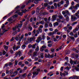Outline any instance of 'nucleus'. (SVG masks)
I'll use <instances>...</instances> for the list:
<instances>
[{
	"label": "nucleus",
	"mask_w": 79,
	"mask_h": 79,
	"mask_svg": "<svg viewBox=\"0 0 79 79\" xmlns=\"http://www.w3.org/2000/svg\"><path fill=\"white\" fill-rule=\"evenodd\" d=\"M75 69L77 71H79V69L77 67H75Z\"/></svg>",
	"instance_id": "50"
},
{
	"label": "nucleus",
	"mask_w": 79,
	"mask_h": 79,
	"mask_svg": "<svg viewBox=\"0 0 79 79\" xmlns=\"http://www.w3.org/2000/svg\"><path fill=\"white\" fill-rule=\"evenodd\" d=\"M38 31L41 33H42V29H40V28H38Z\"/></svg>",
	"instance_id": "45"
},
{
	"label": "nucleus",
	"mask_w": 79,
	"mask_h": 79,
	"mask_svg": "<svg viewBox=\"0 0 79 79\" xmlns=\"http://www.w3.org/2000/svg\"><path fill=\"white\" fill-rule=\"evenodd\" d=\"M27 10H26V9L25 10H22V13H26V11H27Z\"/></svg>",
	"instance_id": "40"
},
{
	"label": "nucleus",
	"mask_w": 79,
	"mask_h": 79,
	"mask_svg": "<svg viewBox=\"0 0 79 79\" xmlns=\"http://www.w3.org/2000/svg\"><path fill=\"white\" fill-rule=\"evenodd\" d=\"M2 31H2V33H1L0 34L1 35H3L4 34V33L5 32H7L8 31V30H5V29H2Z\"/></svg>",
	"instance_id": "11"
},
{
	"label": "nucleus",
	"mask_w": 79,
	"mask_h": 79,
	"mask_svg": "<svg viewBox=\"0 0 79 79\" xmlns=\"http://www.w3.org/2000/svg\"><path fill=\"white\" fill-rule=\"evenodd\" d=\"M59 3H60L61 5H63V3H64V2H63V1L62 0L60 2H59Z\"/></svg>",
	"instance_id": "59"
},
{
	"label": "nucleus",
	"mask_w": 79,
	"mask_h": 79,
	"mask_svg": "<svg viewBox=\"0 0 79 79\" xmlns=\"http://www.w3.org/2000/svg\"><path fill=\"white\" fill-rule=\"evenodd\" d=\"M19 11V10H17V11L16 12V13H18V14L19 15H20V16H22V15H23V13L22 12H19L18 11Z\"/></svg>",
	"instance_id": "15"
},
{
	"label": "nucleus",
	"mask_w": 79,
	"mask_h": 79,
	"mask_svg": "<svg viewBox=\"0 0 79 79\" xmlns=\"http://www.w3.org/2000/svg\"><path fill=\"white\" fill-rule=\"evenodd\" d=\"M40 50L41 52H43L44 50V49L42 47L40 49Z\"/></svg>",
	"instance_id": "57"
},
{
	"label": "nucleus",
	"mask_w": 79,
	"mask_h": 79,
	"mask_svg": "<svg viewBox=\"0 0 79 79\" xmlns=\"http://www.w3.org/2000/svg\"><path fill=\"white\" fill-rule=\"evenodd\" d=\"M70 63L73 65L75 64H76L77 63V61H73L72 60H71L70 61Z\"/></svg>",
	"instance_id": "10"
},
{
	"label": "nucleus",
	"mask_w": 79,
	"mask_h": 79,
	"mask_svg": "<svg viewBox=\"0 0 79 79\" xmlns=\"http://www.w3.org/2000/svg\"><path fill=\"white\" fill-rule=\"evenodd\" d=\"M57 21L60 23V22H61V20L59 19H57Z\"/></svg>",
	"instance_id": "64"
},
{
	"label": "nucleus",
	"mask_w": 79,
	"mask_h": 79,
	"mask_svg": "<svg viewBox=\"0 0 79 79\" xmlns=\"http://www.w3.org/2000/svg\"><path fill=\"white\" fill-rule=\"evenodd\" d=\"M37 19L38 21H40V20H41V17H40V16H38L37 17Z\"/></svg>",
	"instance_id": "44"
},
{
	"label": "nucleus",
	"mask_w": 79,
	"mask_h": 79,
	"mask_svg": "<svg viewBox=\"0 0 79 79\" xmlns=\"http://www.w3.org/2000/svg\"><path fill=\"white\" fill-rule=\"evenodd\" d=\"M39 50V46H37L35 49V51H36V52H38Z\"/></svg>",
	"instance_id": "31"
},
{
	"label": "nucleus",
	"mask_w": 79,
	"mask_h": 79,
	"mask_svg": "<svg viewBox=\"0 0 79 79\" xmlns=\"http://www.w3.org/2000/svg\"><path fill=\"white\" fill-rule=\"evenodd\" d=\"M39 3V1L38 0H35L34 1V3L37 4Z\"/></svg>",
	"instance_id": "46"
},
{
	"label": "nucleus",
	"mask_w": 79,
	"mask_h": 79,
	"mask_svg": "<svg viewBox=\"0 0 79 79\" xmlns=\"http://www.w3.org/2000/svg\"><path fill=\"white\" fill-rule=\"evenodd\" d=\"M47 23H47L45 25V28H47V27H48V24H47Z\"/></svg>",
	"instance_id": "52"
},
{
	"label": "nucleus",
	"mask_w": 79,
	"mask_h": 79,
	"mask_svg": "<svg viewBox=\"0 0 79 79\" xmlns=\"http://www.w3.org/2000/svg\"><path fill=\"white\" fill-rule=\"evenodd\" d=\"M42 39L43 40H44V39H45V37H46L45 35H43L42 36Z\"/></svg>",
	"instance_id": "56"
},
{
	"label": "nucleus",
	"mask_w": 79,
	"mask_h": 79,
	"mask_svg": "<svg viewBox=\"0 0 79 79\" xmlns=\"http://www.w3.org/2000/svg\"><path fill=\"white\" fill-rule=\"evenodd\" d=\"M70 39L71 40H72V41L73 42H74L75 41V39H74V38L73 36H71L70 37Z\"/></svg>",
	"instance_id": "23"
},
{
	"label": "nucleus",
	"mask_w": 79,
	"mask_h": 79,
	"mask_svg": "<svg viewBox=\"0 0 79 79\" xmlns=\"http://www.w3.org/2000/svg\"><path fill=\"white\" fill-rule=\"evenodd\" d=\"M33 50L31 49L30 50V51H29V52H28V55H29V53H33Z\"/></svg>",
	"instance_id": "34"
},
{
	"label": "nucleus",
	"mask_w": 79,
	"mask_h": 79,
	"mask_svg": "<svg viewBox=\"0 0 79 79\" xmlns=\"http://www.w3.org/2000/svg\"><path fill=\"white\" fill-rule=\"evenodd\" d=\"M6 51H5V50H3L2 52V55H5L6 54Z\"/></svg>",
	"instance_id": "48"
},
{
	"label": "nucleus",
	"mask_w": 79,
	"mask_h": 79,
	"mask_svg": "<svg viewBox=\"0 0 79 79\" xmlns=\"http://www.w3.org/2000/svg\"><path fill=\"white\" fill-rule=\"evenodd\" d=\"M45 22H44V21L42 20L41 21H39V23L40 24H41L42 25H44Z\"/></svg>",
	"instance_id": "22"
},
{
	"label": "nucleus",
	"mask_w": 79,
	"mask_h": 79,
	"mask_svg": "<svg viewBox=\"0 0 79 79\" xmlns=\"http://www.w3.org/2000/svg\"><path fill=\"white\" fill-rule=\"evenodd\" d=\"M39 74V73L38 72H34L33 73V74L34 76H37V75H38Z\"/></svg>",
	"instance_id": "19"
},
{
	"label": "nucleus",
	"mask_w": 79,
	"mask_h": 79,
	"mask_svg": "<svg viewBox=\"0 0 79 79\" xmlns=\"http://www.w3.org/2000/svg\"><path fill=\"white\" fill-rule=\"evenodd\" d=\"M7 21L10 22V23H13L14 21H15V20H14L12 18L10 17L7 19Z\"/></svg>",
	"instance_id": "6"
},
{
	"label": "nucleus",
	"mask_w": 79,
	"mask_h": 79,
	"mask_svg": "<svg viewBox=\"0 0 79 79\" xmlns=\"http://www.w3.org/2000/svg\"><path fill=\"white\" fill-rule=\"evenodd\" d=\"M48 35L49 36H50L51 35H53V33H52V32H50L48 34Z\"/></svg>",
	"instance_id": "43"
},
{
	"label": "nucleus",
	"mask_w": 79,
	"mask_h": 79,
	"mask_svg": "<svg viewBox=\"0 0 79 79\" xmlns=\"http://www.w3.org/2000/svg\"><path fill=\"white\" fill-rule=\"evenodd\" d=\"M64 17L66 18V20L67 21H69V17L67 16V15H64Z\"/></svg>",
	"instance_id": "13"
},
{
	"label": "nucleus",
	"mask_w": 79,
	"mask_h": 79,
	"mask_svg": "<svg viewBox=\"0 0 79 79\" xmlns=\"http://www.w3.org/2000/svg\"><path fill=\"white\" fill-rule=\"evenodd\" d=\"M65 13L66 14H68L69 15H70V13H69V11L68 10H65Z\"/></svg>",
	"instance_id": "33"
},
{
	"label": "nucleus",
	"mask_w": 79,
	"mask_h": 79,
	"mask_svg": "<svg viewBox=\"0 0 79 79\" xmlns=\"http://www.w3.org/2000/svg\"><path fill=\"white\" fill-rule=\"evenodd\" d=\"M67 29H68V27H67V26H66V27H65L64 28V29L65 31H66V30H67Z\"/></svg>",
	"instance_id": "63"
},
{
	"label": "nucleus",
	"mask_w": 79,
	"mask_h": 79,
	"mask_svg": "<svg viewBox=\"0 0 79 79\" xmlns=\"http://www.w3.org/2000/svg\"><path fill=\"white\" fill-rule=\"evenodd\" d=\"M50 63L48 62L46 64V66H50Z\"/></svg>",
	"instance_id": "54"
},
{
	"label": "nucleus",
	"mask_w": 79,
	"mask_h": 79,
	"mask_svg": "<svg viewBox=\"0 0 79 79\" xmlns=\"http://www.w3.org/2000/svg\"><path fill=\"white\" fill-rule=\"evenodd\" d=\"M31 47L32 48H34V49H35V48H36V47H35V46L34 45V44H33L32 45Z\"/></svg>",
	"instance_id": "47"
},
{
	"label": "nucleus",
	"mask_w": 79,
	"mask_h": 79,
	"mask_svg": "<svg viewBox=\"0 0 79 79\" xmlns=\"http://www.w3.org/2000/svg\"><path fill=\"white\" fill-rule=\"evenodd\" d=\"M35 39V36H34L33 37L30 38L29 39H28L29 42H32L33 41V40Z\"/></svg>",
	"instance_id": "14"
},
{
	"label": "nucleus",
	"mask_w": 79,
	"mask_h": 79,
	"mask_svg": "<svg viewBox=\"0 0 79 79\" xmlns=\"http://www.w3.org/2000/svg\"><path fill=\"white\" fill-rule=\"evenodd\" d=\"M38 40L40 41H40H41L42 40V38L41 37H39L37 38Z\"/></svg>",
	"instance_id": "36"
},
{
	"label": "nucleus",
	"mask_w": 79,
	"mask_h": 79,
	"mask_svg": "<svg viewBox=\"0 0 79 79\" xmlns=\"http://www.w3.org/2000/svg\"><path fill=\"white\" fill-rule=\"evenodd\" d=\"M26 47V46L25 44L23 45L22 46V48H25V47Z\"/></svg>",
	"instance_id": "55"
},
{
	"label": "nucleus",
	"mask_w": 79,
	"mask_h": 79,
	"mask_svg": "<svg viewBox=\"0 0 79 79\" xmlns=\"http://www.w3.org/2000/svg\"><path fill=\"white\" fill-rule=\"evenodd\" d=\"M40 8L38 7L36 8V13H38L39 12V11H40Z\"/></svg>",
	"instance_id": "21"
},
{
	"label": "nucleus",
	"mask_w": 79,
	"mask_h": 79,
	"mask_svg": "<svg viewBox=\"0 0 79 79\" xmlns=\"http://www.w3.org/2000/svg\"><path fill=\"white\" fill-rule=\"evenodd\" d=\"M21 33L19 34L16 36L15 38V39L17 41H19V42H17V45H21V41L22 39H24V35L23 34L21 36Z\"/></svg>",
	"instance_id": "1"
},
{
	"label": "nucleus",
	"mask_w": 79,
	"mask_h": 79,
	"mask_svg": "<svg viewBox=\"0 0 79 79\" xmlns=\"http://www.w3.org/2000/svg\"><path fill=\"white\" fill-rule=\"evenodd\" d=\"M56 17H57V15H53L52 16V21H54L55 20H56Z\"/></svg>",
	"instance_id": "7"
},
{
	"label": "nucleus",
	"mask_w": 79,
	"mask_h": 79,
	"mask_svg": "<svg viewBox=\"0 0 79 79\" xmlns=\"http://www.w3.org/2000/svg\"><path fill=\"white\" fill-rule=\"evenodd\" d=\"M34 1V0H29L28 1L26 2V4L27 5L30 3H31V2H33Z\"/></svg>",
	"instance_id": "12"
},
{
	"label": "nucleus",
	"mask_w": 79,
	"mask_h": 79,
	"mask_svg": "<svg viewBox=\"0 0 79 79\" xmlns=\"http://www.w3.org/2000/svg\"><path fill=\"white\" fill-rule=\"evenodd\" d=\"M79 6V4H77L75 6H71V7L69 8V10H73V9H75V10H77L78 7Z\"/></svg>",
	"instance_id": "4"
},
{
	"label": "nucleus",
	"mask_w": 79,
	"mask_h": 79,
	"mask_svg": "<svg viewBox=\"0 0 79 79\" xmlns=\"http://www.w3.org/2000/svg\"><path fill=\"white\" fill-rule=\"evenodd\" d=\"M26 21V19H23L22 20V21H20V23H21L23 24V22H24V21Z\"/></svg>",
	"instance_id": "51"
},
{
	"label": "nucleus",
	"mask_w": 79,
	"mask_h": 79,
	"mask_svg": "<svg viewBox=\"0 0 79 79\" xmlns=\"http://www.w3.org/2000/svg\"><path fill=\"white\" fill-rule=\"evenodd\" d=\"M8 66V64L6 63L5 64L4 66L3 67V68H5V67H7Z\"/></svg>",
	"instance_id": "42"
},
{
	"label": "nucleus",
	"mask_w": 79,
	"mask_h": 79,
	"mask_svg": "<svg viewBox=\"0 0 79 79\" xmlns=\"http://www.w3.org/2000/svg\"><path fill=\"white\" fill-rule=\"evenodd\" d=\"M41 58H44V53H41L40 54Z\"/></svg>",
	"instance_id": "38"
},
{
	"label": "nucleus",
	"mask_w": 79,
	"mask_h": 79,
	"mask_svg": "<svg viewBox=\"0 0 79 79\" xmlns=\"http://www.w3.org/2000/svg\"><path fill=\"white\" fill-rule=\"evenodd\" d=\"M75 42L76 44H77V43H79V38H78L75 41Z\"/></svg>",
	"instance_id": "39"
},
{
	"label": "nucleus",
	"mask_w": 79,
	"mask_h": 79,
	"mask_svg": "<svg viewBox=\"0 0 79 79\" xmlns=\"http://www.w3.org/2000/svg\"><path fill=\"white\" fill-rule=\"evenodd\" d=\"M51 52H54L55 51V49L52 48L51 49Z\"/></svg>",
	"instance_id": "58"
},
{
	"label": "nucleus",
	"mask_w": 79,
	"mask_h": 79,
	"mask_svg": "<svg viewBox=\"0 0 79 79\" xmlns=\"http://www.w3.org/2000/svg\"><path fill=\"white\" fill-rule=\"evenodd\" d=\"M58 17L60 19H64L63 17V16L61 15H59L58 16Z\"/></svg>",
	"instance_id": "26"
},
{
	"label": "nucleus",
	"mask_w": 79,
	"mask_h": 79,
	"mask_svg": "<svg viewBox=\"0 0 79 79\" xmlns=\"http://www.w3.org/2000/svg\"><path fill=\"white\" fill-rule=\"evenodd\" d=\"M44 21L45 22H46L47 23H49V22L47 21V18H45L44 19Z\"/></svg>",
	"instance_id": "28"
},
{
	"label": "nucleus",
	"mask_w": 79,
	"mask_h": 79,
	"mask_svg": "<svg viewBox=\"0 0 79 79\" xmlns=\"http://www.w3.org/2000/svg\"><path fill=\"white\" fill-rule=\"evenodd\" d=\"M23 52L21 50L18 52H17L15 53V57H18V56H19V57H20L22 55Z\"/></svg>",
	"instance_id": "3"
},
{
	"label": "nucleus",
	"mask_w": 79,
	"mask_h": 79,
	"mask_svg": "<svg viewBox=\"0 0 79 79\" xmlns=\"http://www.w3.org/2000/svg\"><path fill=\"white\" fill-rule=\"evenodd\" d=\"M16 28H18L17 27V26H16L15 27L13 28L12 30H13V31H16Z\"/></svg>",
	"instance_id": "49"
},
{
	"label": "nucleus",
	"mask_w": 79,
	"mask_h": 79,
	"mask_svg": "<svg viewBox=\"0 0 79 79\" xmlns=\"http://www.w3.org/2000/svg\"><path fill=\"white\" fill-rule=\"evenodd\" d=\"M27 76V75H26V73H25L23 75H21L19 76V77L20 78H24V77H25Z\"/></svg>",
	"instance_id": "8"
},
{
	"label": "nucleus",
	"mask_w": 79,
	"mask_h": 79,
	"mask_svg": "<svg viewBox=\"0 0 79 79\" xmlns=\"http://www.w3.org/2000/svg\"><path fill=\"white\" fill-rule=\"evenodd\" d=\"M77 23V22H73L72 24V26H74L75 24H76Z\"/></svg>",
	"instance_id": "30"
},
{
	"label": "nucleus",
	"mask_w": 79,
	"mask_h": 79,
	"mask_svg": "<svg viewBox=\"0 0 79 79\" xmlns=\"http://www.w3.org/2000/svg\"><path fill=\"white\" fill-rule=\"evenodd\" d=\"M51 6H50L48 5V7L47 8V9H48V10H49V9H50V8H51Z\"/></svg>",
	"instance_id": "61"
},
{
	"label": "nucleus",
	"mask_w": 79,
	"mask_h": 79,
	"mask_svg": "<svg viewBox=\"0 0 79 79\" xmlns=\"http://www.w3.org/2000/svg\"><path fill=\"white\" fill-rule=\"evenodd\" d=\"M28 31H31L32 30V28L30 26L28 27Z\"/></svg>",
	"instance_id": "24"
},
{
	"label": "nucleus",
	"mask_w": 79,
	"mask_h": 79,
	"mask_svg": "<svg viewBox=\"0 0 79 79\" xmlns=\"http://www.w3.org/2000/svg\"><path fill=\"white\" fill-rule=\"evenodd\" d=\"M73 79H78V77L77 76H75L73 77Z\"/></svg>",
	"instance_id": "60"
},
{
	"label": "nucleus",
	"mask_w": 79,
	"mask_h": 79,
	"mask_svg": "<svg viewBox=\"0 0 79 79\" xmlns=\"http://www.w3.org/2000/svg\"><path fill=\"white\" fill-rule=\"evenodd\" d=\"M13 74L15 76L17 75V74H18V71L14 72Z\"/></svg>",
	"instance_id": "35"
},
{
	"label": "nucleus",
	"mask_w": 79,
	"mask_h": 79,
	"mask_svg": "<svg viewBox=\"0 0 79 79\" xmlns=\"http://www.w3.org/2000/svg\"><path fill=\"white\" fill-rule=\"evenodd\" d=\"M20 48V46L18 45L16 47V46L14 45L13 48H12L14 50V51H15V50H18L19 48Z\"/></svg>",
	"instance_id": "5"
},
{
	"label": "nucleus",
	"mask_w": 79,
	"mask_h": 79,
	"mask_svg": "<svg viewBox=\"0 0 79 79\" xmlns=\"http://www.w3.org/2000/svg\"><path fill=\"white\" fill-rule=\"evenodd\" d=\"M64 73H65V76H68V71H64Z\"/></svg>",
	"instance_id": "37"
},
{
	"label": "nucleus",
	"mask_w": 79,
	"mask_h": 79,
	"mask_svg": "<svg viewBox=\"0 0 79 79\" xmlns=\"http://www.w3.org/2000/svg\"><path fill=\"white\" fill-rule=\"evenodd\" d=\"M31 75L32 73H30L29 74H28L27 75L28 78V79H31L30 76H31Z\"/></svg>",
	"instance_id": "25"
},
{
	"label": "nucleus",
	"mask_w": 79,
	"mask_h": 79,
	"mask_svg": "<svg viewBox=\"0 0 79 79\" xmlns=\"http://www.w3.org/2000/svg\"><path fill=\"white\" fill-rule=\"evenodd\" d=\"M67 27L68 29L69 30H72V29H73V27L72 26H70V24H68L67 26Z\"/></svg>",
	"instance_id": "9"
},
{
	"label": "nucleus",
	"mask_w": 79,
	"mask_h": 79,
	"mask_svg": "<svg viewBox=\"0 0 79 79\" xmlns=\"http://www.w3.org/2000/svg\"><path fill=\"white\" fill-rule=\"evenodd\" d=\"M5 27V25L4 24H2V26L1 29H2Z\"/></svg>",
	"instance_id": "62"
},
{
	"label": "nucleus",
	"mask_w": 79,
	"mask_h": 79,
	"mask_svg": "<svg viewBox=\"0 0 79 79\" xmlns=\"http://www.w3.org/2000/svg\"><path fill=\"white\" fill-rule=\"evenodd\" d=\"M37 52H33V57H36L37 56Z\"/></svg>",
	"instance_id": "17"
},
{
	"label": "nucleus",
	"mask_w": 79,
	"mask_h": 79,
	"mask_svg": "<svg viewBox=\"0 0 79 79\" xmlns=\"http://www.w3.org/2000/svg\"><path fill=\"white\" fill-rule=\"evenodd\" d=\"M4 47L5 50L7 49L8 48V47L6 45H4Z\"/></svg>",
	"instance_id": "41"
},
{
	"label": "nucleus",
	"mask_w": 79,
	"mask_h": 79,
	"mask_svg": "<svg viewBox=\"0 0 79 79\" xmlns=\"http://www.w3.org/2000/svg\"><path fill=\"white\" fill-rule=\"evenodd\" d=\"M22 26H23V23H21L20 24H18L17 27V28H18V27H21Z\"/></svg>",
	"instance_id": "18"
},
{
	"label": "nucleus",
	"mask_w": 79,
	"mask_h": 79,
	"mask_svg": "<svg viewBox=\"0 0 79 79\" xmlns=\"http://www.w3.org/2000/svg\"><path fill=\"white\" fill-rule=\"evenodd\" d=\"M48 5V4L47 3H45L44 4V7H47Z\"/></svg>",
	"instance_id": "29"
},
{
	"label": "nucleus",
	"mask_w": 79,
	"mask_h": 79,
	"mask_svg": "<svg viewBox=\"0 0 79 79\" xmlns=\"http://www.w3.org/2000/svg\"><path fill=\"white\" fill-rule=\"evenodd\" d=\"M73 51H74V52H76V53H78L79 52V51H78V50H77L76 49V48H73Z\"/></svg>",
	"instance_id": "27"
},
{
	"label": "nucleus",
	"mask_w": 79,
	"mask_h": 79,
	"mask_svg": "<svg viewBox=\"0 0 79 79\" xmlns=\"http://www.w3.org/2000/svg\"><path fill=\"white\" fill-rule=\"evenodd\" d=\"M58 25H59V23L58 22H56L53 24V26L55 27L56 26H58Z\"/></svg>",
	"instance_id": "20"
},
{
	"label": "nucleus",
	"mask_w": 79,
	"mask_h": 79,
	"mask_svg": "<svg viewBox=\"0 0 79 79\" xmlns=\"http://www.w3.org/2000/svg\"><path fill=\"white\" fill-rule=\"evenodd\" d=\"M60 75L61 77H63V76H64V77H65V76H66L65 73H62L61 72H60Z\"/></svg>",
	"instance_id": "16"
},
{
	"label": "nucleus",
	"mask_w": 79,
	"mask_h": 79,
	"mask_svg": "<svg viewBox=\"0 0 79 79\" xmlns=\"http://www.w3.org/2000/svg\"><path fill=\"white\" fill-rule=\"evenodd\" d=\"M14 39H15V37H12L11 39L10 40V42H12V41H13V40H14Z\"/></svg>",
	"instance_id": "53"
},
{
	"label": "nucleus",
	"mask_w": 79,
	"mask_h": 79,
	"mask_svg": "<svg viewBox=\"0 0 79 79\" xmlns=\"http://www.w3.org/2000/svg\"><path fill=\"white\" fill-rule=\"evenodd\" d=\"M8 66L10 67H11V66L13 65V63L12 62H9L8 63Z\"/></svg>",
	"instance_id": "32"
},
{
	"label": "nucleus",
	"mask_w": 79,
	"mask_h": 79,
	"mask_svg": "<svg viewBox=\"0 0 79 79\" xmlns=\"http://www.w3.org/2000/svg\"><path fill=\"white\" fill-rule=\"evenodd\" d=\"M75 16H74L73 15H71V19L72 21H75L76 19H77V18H79V10H78L77 13H75Z\"/></svg>",
	"instance_id": "2"
}]
</instances>
